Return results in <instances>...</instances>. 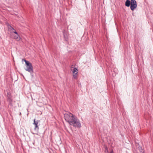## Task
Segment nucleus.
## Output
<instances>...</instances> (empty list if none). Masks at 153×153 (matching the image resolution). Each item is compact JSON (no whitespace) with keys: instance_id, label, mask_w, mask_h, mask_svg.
Masks as SVG:
<instances>
[{"instance_id":"1","label":"nucleus","mask_w":153,"mask_h":153,"mask_svg":"<svg viewBox=\"0 0 153 153\" xmlns=\"http://www.w3.org/2000/svg\"><path fill=\"white\" fill-rule=\"evenodd\" d=\"M64 115L65 119L70 125L78 128L81 127V123L79 120L75 116L69 112L66 113Z\"/></svg>"},{"instance_id":"2","label":"nucleus","mask_w":153,"mask_h":153,"mask_svg":"<svg viewBox=\"0 0 153 153\" xmlns=\"http://www.w3.org/2000/svg\"><path fill=\"white\" fill-rule=\"evenodd\" d=\"M23 60L25 62L26 65V68L25 69V70L30 73L31 74H32L33 72V70L32 64L28 61L22 59V61Z\"/></svg>"},{"instance_id":"3","label":"nucleus","mask_w":153,"mask_h":153,"mask_svg":"<svg viewBox=\"0 0 153 153\" xmlns=\"http://www.w3.org/2000/svg\"><path fill=\"white\" fill-rule=\"evenodd\" d=\"M137 2L135 0H131V9L133 11L137 7Z\"/></svg>"},{"instance_id":"4","label":"nucleus","mask_w":153,"mask_h":153,"mask_svg":"<svg viewBox=\"0 0 153 153\" xmlns=\"http://www.w3.org/2000/svg\"><path fill=\"white\" fill-rule=\"evenodd\" d=\"M71 71L73 72V75L74 78H76L77 77V74L78 72V69L76 68H74L73 69H72Z\"/></svg>"},{"instance_id":"5","label":"nucleus","mask_w":153,"mask_h":153,"mask_svg":"<svg viewBox=\"0 0 153 153\" xmlns=\"http://www.w3.org/2000/svg\"><path fill=\"white\" fill-rule=\"evenodd\" d=\"M39 122V121L38 120H37V121H36L35 119L34 120L33 124L35 125V128H34V129L35 130H38L39 129V128L38 126Z\"/></svg>"},{"instance_id":"6","label":"nucleus","mask_w":153,"mask_h":153,"mask_svg":"<svg viewBox=\"0 0 153 153\" xmlns=\"http://www.w3.org/2000/svg\"><path fill=\"white\" fill-rule=\"evenodd\" d=\"M138 149L140 153H145V152L143 150V149L142 147L140 146H139V144H138Z\"/></svg>"},{"instance_id":"7","label":"nucleus","mask_w":153,"mask_h":153,"mask_svg":"<svg viewBox=\"0 0 153 153\" xmlns=\"http://www.w3.org/2000/svg\"><path fill=\"white\" fill-rule=\"evenodd\" d=\"M13 38L15 39L17 41H19L21 39L19 35L13 36Z\"/></svg>"},{"instance_id":"8","label":"nucleus","mask_w":153,"mask_h":153,"mask_svg":"<svg viewBox=\"0 0 153 153\" xmlns=\"http://www.w3.org/2000/svg\"><path fill=\"white\" fill-rule=\"evenodd\" d=\"M8 30L10 31L11 33H12V31H13L15 30V29L9 25H8Z\"/></svg>"},{"instance_id":"9","label":"nucleus","mask_w":153,"mask_h":153,"mask_svg":"<svg viewBox=\"0 0 153 153\" xmlns=\"http://www.w3.org/2000/svg\"><path fill=\"white\" fill-rule=\"evenodd\" d=\"M131 5V1L129 0H126L125 2L126 6L129 7Z\"/></svg>"},{"instance_id":"10","label":"nucleus","mask_w":153,"mask_h":153,"mask_svg":"<svg viewBox=\"0 0 153 153\" xmlns=\"http://www.w3.org/2000/svg\"><path fill=\"white\" fill-rule=\"evenodd\" d=\"M9 100V104L10 105H11L12 104V100L11 99H10L9 98V99H8Z\"/></svg>"},{"instance_id":"11","label":"nucleus","mask_w":153,"mask_h":153,"mask_svg":"<svg viewBox=\"0 0 153 153\" xmlns=\"http://www.w3.org/2000/svg\"><path fill=\"white\" fill-rule=\"evenodd\" d=\"M12 33H14L16 34V35H19L17 32L15 30L13 31H12Z\"/></svg>"},{"instance_id":"12","label":"nucleus","mask_w":153,"mask_h":153,"mask_svg":"<svg viewBox=\"0 0 153 153\" xmlns=\"http://www.w3.org/2000/svg\"><path fill=\"white\" fill-rule=\"evenodd\" d=\"M111 153H113V152L112 151V152Z\"/></svg>"}]
</instances>
